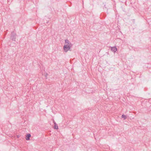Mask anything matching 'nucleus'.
Segmentation results:
<instances>
[{"label": "nucleus", "mask_w": 151, "mask_h": 151, "mask_svg": "<svg viewBox=\"0 0 151 151\" xmlns=\"http://www.w3.org/2000/svg\"><path fill=\"white\" fill-rule=\"evenodd\" d=\"M47 73H46L45 74V76L46 77H47Z\"/></svg>", "instance_id": "obj_7"}, {"label": "nucleus", "mask_w": 151, "mask_h": 151, "mask_svg": "<svg viewBox=\"0 0 151 151\" xmlns=\"http://www.w3.org/2000/svg\"><path fill=\"white\" fill-rule=\"evenodd\" d=\"M53 122L54 124H55H55H57L56 123H55V122L54 120V121H53Z\"/></svg>", "instance_id": "obj_8"}, {"label": "nucleus", "mask_w": 151, "mask_h": 151, "mask_svg": "<svg viewBox=\"0 0 151 151\" xmlns=\"http://www.w3.org/2000/svg\"><path fill=\"white\" fill-rule=\"evenodd\" d=\"M54 128L55 129H58V127L57 124H55V125Z\"/></svg>", "instance_id": "obj_6"}, {"label": "nucleus", "mask_w": 151, "mask_h": 151, "mask_svg": "<svg viewBox=\"0 0 151 151\" xmlns=\"http://www.w3.org/2000/svg\"><path fill=\"white\" fill-rule=\"evenodd\" d=\"M122 117L124 118V119L125 120L127 119V117L126 115L124 114L122 115Z\"/></svg>", "instance_id": "obj_5"}, {"label": "nucleus", "mask_w": 151, "mask_h": 151, "mask_svg": "<svg viewBox=\"0 0 151 151\" xmlns=\"http://www.w3.org/2000/svg\"><path fill=\"white\" fill-rule=\"evenodd\" d=\"M111 50L112 51L115 52L117 50V49L115 47H111Z\"/></svg>", "instance_id": "obj_3"}, {"label": "nucleus", "mask_w": 151, "mask_h": 151, "mask_svg": "<svg viewBox=\"0 0 151 151\" xmlns=\"http://www.w3.org/2000/svg\"><path fill=\"white\" fill-rule=\"evenodd\" d=\"M16 33L13 32H12V36L11 37L12 39L14 41H15L16 39Z\"/></svg>", "instance_id": "obj_2"}, {"label": "nucleus", "mask_w": 151, "mask_h": 151, "mask_svg": "<svg viewBox=\"0 0 151 151\" xmlns=\"http://www.w3.org/2000/svg\"><path fill=\"white\" fill-rule=\"evenodd\" d=\"M20 136L19 135H17V138H19V137Z\"/></svg>", "instance_id": "obj_9"}, {"label": "nucleus", "mask_w": 151, "mask_h": 151, "mask_svg": "<svg viewBox=\"0 0 151 151\" xmlns=\"http://www.w3.org/2000/svg\"><path fill=\"white\" fill-rule=\"evenodd\" d=\"M31 137V134H28L26 136V139L28 140L30 139V137Z\"/></svg>", "instance_id": "obj_4"}, {"label": "nucleus", "mask_w": 151, "mask_h": 151, "mask_svg": "<svg viewBox=\"0 0 151 151\" xmlns=\"http://www.w3.org/2000/svg\"><path fill=\"white\" fill-rule=\"evenodd\" d=\"M65 45H64L63 48L64 51L65 52H67L70 49L71 43L67 39L65 40Z\"/></svg>", "instance_id": "obj_1"}]
</instances>
